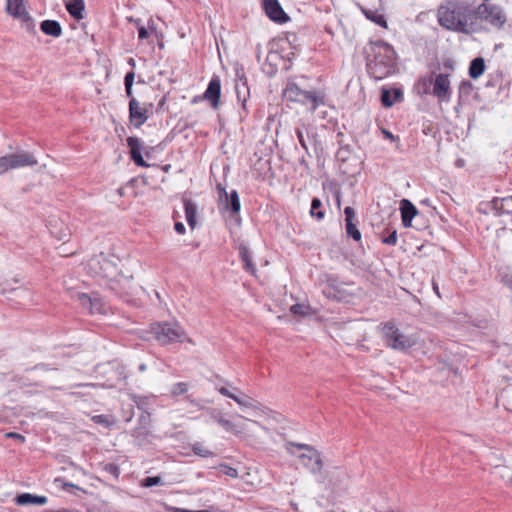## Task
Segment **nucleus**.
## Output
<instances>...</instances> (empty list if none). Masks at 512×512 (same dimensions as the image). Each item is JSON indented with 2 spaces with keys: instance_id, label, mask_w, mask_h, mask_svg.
Returning <instances> with one entry per match:
<instances>
[{
  "instance_id": "f257e3e1",
  "label": "nucleus",
  "mask_w": 512,
  "mask_h": 512,
  "mask_svg": "<svg viewBox=\"0 0 512 512\" xmlns=\"http://www.w3.org/2000/svg\"><path fill=\"white\" fill-rule=\"evenodd\" d=\"M439 25L449 31L470 35L480 31L477 11L465 0H446L437 10Z\"/></svg>"
},
{
  "instance_id": "f03ea898",
  "label": "nucleus",
  "mask_w": 512,
  "mask_h": 512,
  "mask_svg": "<svg viewBox=\"0 0 512 512\" xmlns=\"http://www.w3.org/2000/svg\"><path fill=\"white\" fill-rule=\"evenodd\" d=\"M365 53L367 73L373 79L382 80L395 72L397 55L389 43L370 41Z\"/></svg>"
},
{
  "instance_id": "7ed1b4c3",
  "label": "nucleus",
  "mask_w": 512,
  "mask_h": 512,
  "mask_svg": "<svg viewBox=\"0 0 512 512\" xmlns=\"http://www.w3.org/2000/svg\"><path fill=\"white\" fill-rule=\"evenodd\" d=\"M151 333L160 345L191 342L180 323L174 321L156 322L151 325Z\"/></svg>"
},
{
  "instance_id": "20e7f679",
  "label": "nucleus",
  "mask_w": 512,
  "mask_h": 512,
  "mask_svg": "<svg viewBox=\"0 0 512 512\" xmlns=\"http://www.w3.org/2000/svg\"><path fill=\"white\" fill-rule=\"evenodd\" d=\"M382 331L386 345L394 350L404 352L415 345V340L412 337L402 333L391 322L385 323Z\"/></svg>"
},
{
  "instance_id": "39448f33",
  "label": "nucleus",
  "mask_w": 512,
  "mask_h": 512,
  "mask_svg": "<svg viewBox=\"0 0 512 512\" xmlns=\"http://www.w3.org/2000/svg\"><path fill=\"white\" fill-rule=\"evenodd\" d=\"M38 164L36 157L25 150H17L0 157V173L24 167H33Z\"/></svg>"
},
{
  "instance_id": "423d86ee",
  "label": "nucleus",
  "mask_w": 512,
  "mask_h": 512,
  "mask_svg": "<svg viewBox=\"0 0 512 512\" xmlns=\"http://www.w3.org/2000/svg\"><path fill=\"white\" fill-rule=\"evenodd\" d=\"M489 1L483 0L476 8L478 20L481 19L494 28L501 29L507 22L506 13L499 5L491 4Z\"/></svg>"
},
{
  "instance_id": "0eeeda50",
  "label": "nucleus",
  "mask_w": 512,
  "mask_h": 512,
  "mask_svg": "<svg viewBox=\"0 0 512 512\" xmlns=\"http://www.w3.org/2000/svg\"><path fill=\"white\" fill-rule=\"evenodd\" d=\"M424 85H433L432 94L440 101L448 103L451 101L452 89L449 73H439L434 78H424Z\"/></svg>"
},
{
  "instance_id": "6e6552de",
  "label": "nucleus",
  "mask_w": 512,
  "mask_h": 512,
  "mask_svg": "<svg viewBox=\"0 0 512 512\" xmlns=\"http://www.w3.org/2000/svg\"><path fill=\"white\" fill-rule=\"evenodd\" d=\"M291 447H296L298 449H304L307 452L299 455L301 463L304 467L310 470L313 474H320L323 468V462L321 459L320 453L312 446L308 444L302 443H293L290 442L288 444Z\"/></svg>"
},
{
  "instance_id": "1a4fd4ad",
  "label": "nucleus",
  "mask_w": 512,
  "mask_h": 512,
  "mask_svg": "<svg viewBox=\"0 0 512 512\" xmlns=\"http://www.w3.org/2000/svg\"><path fill=\"white\" fill-rule=\"evenodd\" d=\"M6 12L25 23L28 29H34L35 25L32 17L25 8L24 0H7Z\"/></svg>"
},
{
  "instance_id": "9d476101",
  "label": "nucleus",
  "mask_w": 512,
  "mask_h": 512,
  "mask_svg": "<svg viewBox=\"0 0 512 512\" xmlns=\"http://www.w3.org/2000/svg\"><path fill=\"white\" fill-rule=\"evenodd\" d=\"M149 118L148 108L142 106L136 98H132L129 101V120L130 123L135 127H141Z\"/></svg>"
},
{
  "instance_id": "9b49d317",
  "label": "nucleus",
  "mask_w": 512,
  "mask_h": 512,
  "mask_svg": "<svg viewBox=\"0 0 512 512\" xmlns=\"http://www.w3.org/2000/svg\"><path fill=\"white\" fill-rule=\"evenodd\" d=\"M263 8L269 19L275 23L284 24L290 19L278 0H263Z\"/></svg>"
},
{
  "instance_id": "f8f14e48",
  "label": "nucleus",
  "mask_w": 512,
  "mask_h": 512,
  "mask_svg": "<svg viewBox=\"0 0 512 512\" xmlns=\"http://www.w3.org/2000/svg\"><path fill=\"white\" fill-rule=\"evenodd\" d=\"M235 91L238 101L241 102L242 109L246 111V102L250 96V91L243 67L236 69Z\"/></svg>"
},
{
  "instance_id": "ddd939ff",
  "label": "nucleus",
  "mask_w": 512,
  "mask_h": 512,
  "mask_svg": "<svg viewBox=\"0 0 512 512\" xmlns=\"http://www.w3.org/2000/svg\"><path fill=\"white\" fill-rule=\"evenodd\" d=\"M217 189L221 202L224 203V208L231 213V216L238 214L241 208L238 192L236 190H232L228 193L220 184L217 186Z\"/></svg>"
},
{
  "instance_id": "4468645a",
  "label": "nucleus",
  "mask_w": 512,
  "mask_h": 512,
  "mask_svg": "<svg viewBox=\"0 0 512 512\" xmlns=\"http://www.w3.org/2000/svg\"><path fill=\"white\" fill-rule=\"evenodd\" d=\"M221 97V81L218 76H214L208 83V86L203 94V98L210 102L213 108H218Z\"/></svg>"
},
{
  "instance_id": "2eb2a0df",
  "label": "nucleus",
  "mask_w": 512,
  "mask_h": 512,
  "mask_svg": "<svg viewBox=\"0 0 512 512\" xmlns=\"http://www.w3.org/2000/svg\"><path fill=\"white\" fill-rule=\"evenodd\" d=\"M73 298L77 300L80 305L86 309L90 314L104 313V309L99 299L92 298L86 293L76 292Z\"/></svg>"
},
{
  "instance_id": "dca6fc26",
  "label": "nucleus",
  "mask_w": 512,
  "mask_h": 512,
  "mask_svg": "<svg viewBox=\"0 0 512 512\" xmlns=\"http://www.w3.org/2000/svg\"><path fill=\"white\" fill-rule=\"evenodd\" d=\"M127 145L130 149V156L133 162L139 167H149L142 156L143 145L138 137H128Z\"/></svg>"
},
{
  "instance_id": "f3484780",
  "label": "nucleus",
  "mask_w": 512,
  "mask_h": 512,
  "mask_svg": "<svg viewBox=\"0 0 512 512\" xmlns=\"http://www.w3.org/2000/svg\"><path fill=\"white\" fill-rule=\"evenodd\" d=\"M101 269L104 270L103 277L109 278L110 280V288L112 291L120 292L122 290L120 286L121 279L119 278L120 274L117 270V267L111 262L104 260L101 264Z\"/></svg>"
},
{
  "instance_id": "a211bd4d",
  "label": "nucleus",
  "mask_w": 512,
  "mask_h": 512,
  "mask_svg": "<svg viewBox=\"0 0 512 512\" xmlns=\"http://www.w3.org/2000/svg\"><path fill=\"white\" fill-rule=\"evenodd\" d=\"M344 214H345V229H346L347 235L349 237L353 238L355 241H360L361 240V232L355 224L356 213H355L354 209L350 206H347L344 209Z\"/></svg>"
},
{
  "instance_id": "6ab92c4d",
  "label": "nucleus",
  "mask_w": 512,
  "mask_h": 512,
  "mask_svg": "<svg viewBox=\"0 0 512 512\" xmlns=\"http://www.w3.org/2000/svg\"><path fill=\"white\" fill-rule=\"evenodd\" d=\"M324 94L321 91L302 90L299 103L310 104V110L315 111L320 105L324 104Z\"/></svg>"
},
{
  "instance_id": "aec40b11",
  "label": "nucleus",
  "mask_w": 512,
  "mask_h": 512,
  "mask_svg": "<svg viewBox=\"0 0 512 512\" xmlns=\"http://www.w3.org/2000/svg\"><path fill=\"white\" fill-rule=\"evenodd\" d=\"M400 211L403 226L411 227L413 218L418 214L416 206L410 200L402 199L400 201Z\"/></svg>"
},
{
  "instance_id": "412c9836",
  "label": "nucleus",
  "mask_w": 512,
  "mask_h": 512,
  "mask_svg": "<svg viewBox=\"0 0 512 512\" xmlns=\"http://www.w3.org/2000/svg\"><path fill=\"white\" fill-rule=\"evenodd\" d=\"M15 503L20 506L26 505H45L48 502V498L46 496L34 495L31 493H21L18 494L15 499Z\"/></svg>"
},
{
  "instance_id": "4be33fe9",
  "label": "nucleus",
  "mask_w": 512,
  "mask_h": 512,
  "mask_svg": "<svg viewBox=\"0 0 512 512\" xmlns=\"http://www.w3.org/2000/svg\"><path fill=\"white\" fill-rule=\"evenodd\" d=\"M65 7L75 20H82L84 18L85 3L84 0H70L65 2Z\"/></svg>"
},
{
  "instance_id": "5701e85b",
  "label": "nucleus",
  "mask_w": 512,
  "mask_h": 512,
  "mask_svg": "<svg viewBox=\"0 0 512 512\" xmlns=\"http://www.w3.org/2000/svg\"><path fill=\"white\" fill-rule=\"evenodd\" d=\"M239 256L243 262V269L251 274H255L256 267L252 261L250 249L243 243L239 245Z\"/></svg>"
},
{
  "instance_id": "b1692460",
  "label": "nucleus",
  "mask_w": 512,
  "mask_h": 512,
  "mask_svg": "<svg viewBox=\"0 0 512 512\" xmlns=\"http://www.w3.org/2000/svg\"><path fill=\"white\" fill-rule=\"evenodd\" d=\"M132 437L138 446H146L151 443L153 438L151 432L146 426H139L133 430Z\"/></svg>"
},
{
  "instance_id": "393cba45",
  "label": "nucleus",
  "mask_w": 512,
  "mask_h": 512,
  "mask_svg": "<svg viewBox=\"0 0 512 512\" xmlns=\"http://www.w3.org/2000/svg\"><path fill=\"white\" fill-rule=\"evenodd\" d=\"M340 283L337 277L330 275L326 279V288L323 290V293L333 299L339 300L341 297L338 295L340 294Z\"/></svg>"
},
{
  "instance_id": "a878e982",
  "label": "nucleus",
  "mask_w": 512,
  "mask_h": 512,
  "mask_svg": "<svg viewBox=\"0 0 512 512\" xmlns=\"http://www.w3.org/2000/svg\"><path fill=\"white\" fill-rule=\"evenodd\" d=\"M186 221L191 229L196 226L197 205L188 198L183 199Z\"/></svg>"
},
{
  "instance_id": "bb28decb",
  "label": "nucleus",
  "mask_w": 512,
  "mask_h": 512,
  "mask_svg": "<svg viewBox=\"0 0 512 512\" xmlns=\"http://www.w3.org/2000/svg\"><path fill=\"white\" fill-rule=\"evenodd\" d=\"M41 31L52 37H60L62 35V27L56 20H44L40 23Z\"/></svg>"
},
{
  "instance_id": "cd10ccee",
  "label": "nucleus",
  "mask_w": 512,
  "mask_h": 512,
  "mask_svg": "<svg viewBox=\"0 0 512 512\" xmlns=\"http://www.w3.org/2000/svg\"><path fill=\"white\" fill-rule=\"evenodd\" d=\"M225 431L231 432L235 436L239 437L242 434H244L246 430V426L243 422L234 421L225 418L224 421H222V424L220 425Z\"/></svg>"
},
{
  "instance_id": "c85d7f7f",
  "label": "nucleus",
  "mask_w": 512,
  "mask_h": 512,
  "mask_svg": "<svg viewBox=\"0 0 512 512\" xmlns=\"http://www.w3.org/2000/svg\"><path fill=\"white\" fill-rule=\"evenodd\" d=\"M485 71V61L482 57L474 58L469 65V76L472 79H478Z\"/></svg>"
},
{
  "instance_id": "c756f323",
  "label": "nucleus",
  "mask_w": 512,
  "mask_h": 512,
  "mask_svg": "<svg viewBox=\"0 0 512 512\" xmlns=\"http://www.w3.org/2000/svg\"><path fill=\"white\" fill-rule=\"evenodd\" d=\"M302 89L294 82H289L283 90V97L291 102H298Z\"/></svg>"
},
{
  "instance_id": "7c9ffc66",
  "label": "nucleus",
  "mask_w": 512,
  "mask_h": 512,
  "mask_svg": "<svg viewBox=\"0 0 512 512\" xmlns=\"http://www.w3.org/2000/svg\"><path fill=\"white\" fill-rule=\"evenodd\" d=\"M233 400L241 407L244 408H251V409H258L260 404L255 401L250 396H247L241 392L239 394H236L235 397H233Z\"/></svg>"
},
{
  "instance_id": "2f4dec72",
  "label": "nucleus",
  "mask_w": 512,
  "mask_h": 512,
  "mask_svg": "<svg viewBox=\"0 0 512 512\" xmlns=\"http://www.w3.org/2000/svg\"><path fill=\"white\" fill-rule=\"evenodd\" d=\"M322 208V202L319 198H313L311 201V207H310V215L312 217L317 218V220H322L325 216L324 211L321 210Z\"/></svg>"
},
{
  "instance_id": "473e14b6",
  "label": "nucleus",
  "mask_w": 512,
  "mask_h": 512,
  "mask_svg": "<svg viewBox=\"0 0 512 512\" xmlns=\"http://www.w3.org/2000/svg\"><path fill=\"white\" fill-rule=\"evenodd\" d=\"M290 312L295 316L306 317L312 314V308L305 304H294L290 307Z\"/></svg>"
},
{
  "instance_id": "72a5a7b5",
  "label": "nucleus",
  "mask_w": 512,
  "mask_h": 512,
  "mask_svg": "<svg viewBox=\"0 0 512 512\" xmlns=\"http://www.w3.org/2000/svg\"><path fill=\"white\" fill-rule=\"evenodd\" d=\"M364 14L369 20L373 21L380 27H384V28L387 27V21H386L384 15L379 14L377 11L365 10Z\"/></svg>"
},
{
  "instance_id": "f704fd0d",
  "label": "nucleus",
  "mask_w": 512,
  "mask_h": 512,
  "mask_svg": "<svg viewBox=\"0 0 512 512\" xmlns=\"http://www.w3.org/2000/svg\"><path fill=\"white\" fill-rule=\"evenodd\" d=\"M191 449L195 455L203 457V458H208V457L214 456V453L211 450H209L208 448H206L200 442L193 443L191 446Z\"/></svg>"
},
{
  "instance_id": "c9c22d12",
  "label": "nucleus",
  "mask_w": 512,
  "mask_h": 512,
  "mask_svg": "<svg viewBox=\"0 0 512 512\" xmlns=\"http://www.w3.org/2000/svg\"><path fill=\"white\" fill-rule=\"evenodd\" d=\"M188 391V384L186 382L175 383L171 388V394L173 396L183 395Z\"/></svg>"
},
{
  "instance_id": "e433bc0d",
  "label": "nucleus",
  "mask_w": 512,
  "mask_h": 512,
  "mask_svg": "<svg viewBox=\"0 0 512 512\" xmlns=\"http://www.w3.org/2000/svg\"><path fill=\"white\" fill-rule=\"evenodd\" d=\"M209 414H210L211 420L216 422L219 425H221L222 421H224V419L226 418L222 411H220L219 409H215V408L210 409Z\"/></svg>"
},
{
  "instance_id": "4c0bfd02",
  "label": "nucleus",
  "mask_w": 512,
  "mask_h": 512,
  "mask_svg": "<svg viewBox=\"0 0 512 512\" xmlns=\"http://www.w3.org/2000/svg\"><path fill=\"white\" fill-rule=\"evenodd\" d=\"M92 421L96 424H99V425H102L106 428L110 427L112 422L111 420L108 418V416L104 415V414H100V415H95L92 417Z\"/></svg>"
},
{
  "instance_id": "58836bf2",
  "label": "nucleus",
  "mask_w": 512,
  "mask_h": 512,
  "mask_svg": "<svg viewBox=\"0 0 512 512\" xmlns=\"http://www.w3.org/2000/svg\"><path fill=\"white\" fill-rule=\"evenodd\" d=\"M381 102L384 107H391L394 104V100L391 98L390 91L383 89L381 93Z\"/></svg>"
},
{
  "instance_id": "ea45409f",
  "label": "nucleus",
  "mask_w": 512,
  "mask_h": 512,
  "mask_svg": "<svg viewBox=\"0 0 512 512\" xmlns=\"http://www.w3.org/2000/svg\"><path fill=\"white\" fill-rule=\"evenodd\" d=\"M104 471L113 475L116 479L119 477L120 475V469L119 467L114 464V463H107L105 464L104 466Z\"/></svg>"
},
{
  "instance_id": "a19ab883",
  "label": "nucleus",
  "mask_w": 512,
  "mask_h": 512,
  "mask_svg": "<svg viewBox=\"0 0 512 512\" xmlns=\"http://www.w3.org/2000/svg\"><path fill=\"white\" fill-rule=\"evenodd\" d=\"M162 484V479L159 476L146 477L143 480V486L152 487Z\"/></svg>"
},
{
  "instance_id": "79ce46f5",
  "label": "nucleus",
  "mask_w": 512,
  "mask_h": 512,
  "mask_svg": "<svg viewBox=\"0 0 512 512\" xmlns=\"http://www.w3.org/2000/svg\"><path fill=\"white\" fill-rule=\"evenodd\" d=\"M397 239H398L397 231L393 230L388 236L383 237L382 242L384 244H387V245H390V246H394L397 243Z\"/></svg>"
},
{
  "instance_id": "37998d69",
  "label": "nucleus",
  "mask_w": 512,
  "mask_h": 512,
  "mask_svg": "<svg viewBox=\"0 0 512 512\" xmlns=\"http://www.w3.org/2000/svg\"><path fill=\"white\" fill-rule=\"evenodd\" d=\"M295 133H296L297 139H298L301 147L305 151H308V144H307L306 138L304 137L303 131L301 129H299V128H296L295 129Z\"/></svg>"
},
{
  "instance_id": "c03bdc74",
  "label": "nucleus",
  "mask_w": 512,
  "mask_h": 512,
  "mask_svg": "<svg viewBox=\"0 0 512 512\" xmlns=\"http://www.w3.org/2000/svg\"><path fill=\"white\" fill-rule=\"evenodd\" d=\"M136 23L138 25V38L140 40L147 39L149 37L148 30L144 26L139 25L140 20H137Z\"/></svg>"
},
{
  "instance_id": "a18cd8bd",
  "label": "nucleus",
  "mask_w": 512,
  "mask_h": 512,
  "mask_svg": "<svg viewBox=\"0 0 512 512\" xmlns=\"http://www.w3.org/2000/svg\"><path fill=\"white\" fill-rule=\"evenodd\" d=\"M134 79H135V73L133 71L127 72L124 77V86L125 87H129V86L133 87Z\"/></svg>"
},
{
  "instance_id": "49530a36",
  "label": "nucleus",
  "mask_w": 512,
  "mask_h": 512,
  "mask_svg": "<svg viewBox=\"0 0 512 512\" xmlns=\"http://www.w3.org/2000/svg\"><path fill=\"white\" fill-rule=\"evenodd\" d=\"M224 468V474L231 477V478H237L238 477V471L235 468H232L228 465H223Z\"/></svg>"
},
{
  "instance_id": "de8ad7c7",
  "label": "nucleus",
  "mask_w": 512,
  "mask_h": 512,
  "mask_svg": "<svg viewBox=\"0 0 512 512\" xmlns=\"http://www.w3.org/2000/svg\"><path fill=\"white\" fill-rule=\"evenodd\" d=\"M217 390H218V392H219L220 394H222L223 396H226V397H228V398H230V399H232V400H233V397H235V395H236L235 393H233V392L229 391V390H228L226 387H224V386L217 388Z\"/></svg>"
},
{
  "instance_id": "09e8293b",
  "label": "nucleus",
  "mask_w": 512,
  "mask_h": 512,
  "mask_svg": "<svg viewBox=\"0 0 512 512\" xmlns=\"http://www.w3.org/2000/svg\"><path fill=\"white\" fill-rule=\"evenodd\" d=\"M174 229L178 234H184L185 233V226L182 222H176L174 224Z\"/></svg>"
},
{
  "instance_id": "8fccbe9b",
  "label": "nucleus",
  "mask_w": 512,
  "mask_h": 512,
  "mask_svg": "<svg viewBox=\"0 0 512 512\" xmlns=\"http://www.w3.org/2000/svg\"><path fill=\"white\" fill-rule=\"evenodd\" d=\"M232 418H233L234 420L249 421V419H247V418L243 417V416H242V415H240V414H235V415H233V416H232ZM250 422H252L253 424H256V425H258V424H259L257 421H254V420H250Z\"/></svg>"
},
{
  "instance_id": "3c124183",
  "label": "nucleus",
  "mask_w": 512,
  "mask_h": 512,
  "mask_svg": "<svg viewBox=\"0 0 512 512\" xmlns=\"http://www.w3.org/2000/svg\"><path fill=\"white\" fill-rule=\"evenodd\" d=\"M383 135L385 138L391 140V141H394L396 139V137L388 130H383Z\"/></svg>"
},
{
  "instance_id": "603ef678",
  "label": "nucleus",
  "mask_w": 512,
  "mask_h": 512,
  "mask_svg": "<svg viewBox=\"0 0 512 512\" xmlns=\"http://www.w3.org/2000/svg\"><path fill=\"white\" fill-rule=\"evenodd\" d=\"M432 287H433V291L435 292V294L438 297H441L440 291H439V286H438L437 282L434 279L432 280Z\"/></svg>"
},
{
  "instance_id": "864d4df0",
  "label": "nucleus",
  "mask_w": 512,
  "mask_h": 512,
  "mask_svg": "<svg viewBox=\"0 0 512 512\" xmlns=\"http://www.w3.org/2000/svg\"><path fill=\"white\" fill-rule=\"evenodd\" d=\"M7 436L11 437V438L20 439L21 441L25 440L24 436H22V435H20L18 433H15V432L8 433Z\"/></svg>"
},
{
  "instance_id": "5fc2aeb1",
  "label": "nucleus",
  "mask_w": 512,
  "mask_h": 512,
  "mask_svg": "<svg viewBox=\"0 0 512 512\" xmlns=\"http://www.w3.org/2000/svg\"><path fill=\"white\" fill-rule=\"evenodd\" d=\"M125 92H126V95L127 97L129 98V101L132 99V98H135L133 96V92H132V87L129 86V87H125Z\"/></svg>"
},
{
  "instance_id": "6e6d98bb",
  "label": "nucleus",
  "mask_w": 512,
  "mask_h": 512,
  "mask_svg": "<svg viewBox=\"0 0 512 512\" xmlns=\"http://www.w3.org/2000/svg\"><path fill=\"white\" fill-rule=\"evenodd\" d=\"M170 511L171 512H194L193 510H188V509H184V508H177V507L170 508Z\"/></svg>"
},
{
  "instance_id": "4d7b16f0",
  "label": "nucleus",
  "mask_w": 512,
  "mask_h": 512,
  "mask_svg": "<svg viewBox=\"0 0 512 512\" xmlns=\"http://www.w3.org/2000/svg\"><path fill=\"white\" fill-rule=\"evenodd\" d=\"M444 67L449 69V70H453L454 69V66H453V63L451 60H446L444 62Z\"/></svg>"
},
{
  "instance_id": "13d9d810",
  "label": "nucleus",
  "mask_w": 512,
  "mask_h": 512,
  "mask_svg": "<svg viewBox=\"0 0 512 512\" xmlns=\"http://www.w3.org/2000/svg\"><path fill=\"white\" fill-rule=\"evenodd\" d=\"M400 97H402V93H401V91H400L399 89H395V90H394V99H393V100H394V102H395L398 98H400Z\"/></svg>"
},
{
  "instance_id": "bf43d9fd",
  "label": "nucleus",
  "mask_w": 512,
  "mask_h": 512,
  "mask_svg": "<svg viewBox=\"0 0 512 512\" xmlns=\"http://www.w3.org/2000/svg\"><path fill=\"white\" fill-rule=\"evenodd\" d=\"M128 64L131 65L132 67H135V60L133 58H129Z\"/></svg>"
},
{
  "instance_id": "052dcab7",
  "label": "nucleus",
  "mask_w": 512,
  "mask_h": 512,
  "mask_svg": "<svg viewBox=\"0 0 512 512\" xmlns=\"http://www.w3.org/2000/svg\"><path fill=\"white\" fill-rule=\"evenodd\" d=\"M146 368H147V367H146V365H145V364H143V363L139 365V370H140V371H145V370H146Z\"/></svg>"
},
{
  "instance_id": "680f3d73",
  "label": "nucleus",
  "mask_w": 512,
  "mask_h": 512,
  "mask_svg": "<svg viewBox=\"0 0 512 512\" xmlns=\"http://www.w3.org/2000/svg\"><path fill=\"white\" fill-rule=\"evenodd\" d=\"M65 237H66V235H61V236H59V239H60V240H64V239H65Z\"/></svg>"
},
{
  "instance_id": "e2e57ef3",
  "label": "nucleus",
  "mask_w": 512,
  "mask_h": 512,
  "mask_svg": "<svg viewBox=\"0 0 512 512\" xmlns=\"http://www.w3.org/2000/svg\"><path fill=\"white\" fill-rule=\"evenodd\" d=\"M194 512H209L208 510H196Z\"/></svg>"
},
{
  "instance_id": "0e129e2a",
  "label": "nucleus",
  "mask_w": 512,
  "mask_h": 512,
  "mask_svg": "<svg viewBox=\"0 0 512 512\" xmlns=\"http://www.w3.org/2000/svg\"><path fill=\"white\" fill-rule=\"evenodd\" d=\"M67 485L70 486V487H76L74 484H71V483H69Z\"/></svg>"
}]
</instances>
